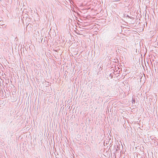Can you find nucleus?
<instances>
[{
  "instance_id": "1",
  "label": "nucleus",
  "mask_w": 158,
  "mask_h": 158,
  "mask_svg": "<svg viewBox=\"0 0 158 158\" xmlns=\"http://www.w3.org/2000/svg\"><path fill=\"white\" fill-rule=\"evenodd\" d=\"M110 37H111L112 38H113V40L115 39V37H114V35L112 34H110L109 35Z\"/></svg>"
},
{
  "instance_id": "6",
  "label": "nucleus",
  "mask_w": 158,
  "mask_h": 158,
  "mask_svg": "<svg viewBox=\"0 0 158 158\" xmlns=\"http://www.w3.org/2000/svg\"><path fill=\"white\" fill-rule=\"evenodd\" d=\"M118 149H118L117 148V149L116 150V151H118Z\"/></svg>"
},
{
  "instance_id": "3",
  "label": "nucleus",
  "mask_w": 158,
  "mask_h": 158,
  "mask_svg": "<svg viewBox=\"0 0 158 158\" xmlns=\"http://www.w3.org/2000/svg\"><path fill=\"white\" fill-rule=\"evenodd\" d=\"M132 102L133 103H135V100H134L133 99H132Z\"/></svg>"
},
{
  "instance_id": "7",
  "label": "nucleus",
  "mask_w": 158,
  "mask_h": 158,
  "mask_svg": "<svg viewBox=\"0 0 158 158\" xmlns=\"http://www.w3.org/2000/svg\"><path fill=\"white\" fill-rule=\"evenodd\" d=\"M1 21H0V25H1V24H2V23H1Z\"/></svg>"
},
{
  "instance_id": "8",
  "label": "nucleus",
  "mask_w": 158,
  "mask_h": 158,
  "mask_svg": "<svg viewBox=\"0 0 158 158\" xmlns=\"http://www.w3.org/2000/svg\"><path fill=\"white\" fill-rule=\"evenodd\" d=\"M117 148H118V145L117 146Z\"/></svg>"
},
{
  "instance_id": "2",
  "label": "nucleus",
  "mask_w": 158,
  "mask_h": 158,
  "mask_svg": "<svg viewBox=\"0 0 158 158\" xmlns=\"http://www.w3.org/2000/svg\"><path fill=\"white\" fill-rule=\"evenodd\" d=\"M98 67H99L98 70H99V72H100L102 70V68L101 66H99V64H98Z\"/></svg>"
},
{
  "instance_id": "5",
  "label": "nucleus",
  "mask_w": 158,
  "mask_h": 158,
  "mask_svg": "<svg viewBox=\"0 0 158 158\" xmlns=\"http://www.w3.org/2000/svg\"><path fill=\"white\" fill-rule=\"evenodd\" d=\"M2 27V25H0V28H2V27Z\"/></svg>"
},
{
  "instance_id": "4",
  "label": "nucleus",
  "mask_w": 158,
  "mask_h": 158,
  "mask_svg": "<svg viewBox=\"0 0 158 158\" xmlns=\"http://www.w3.org/2000/svg\"><path fill=\"white\" fill-rule=\"evenodd\" d=\"M127 16L128 18H131L128 15H127Z\"/></svg>"
}]
</instances>
